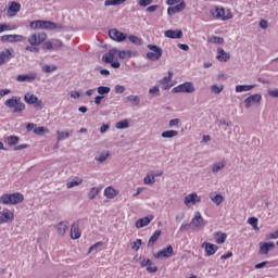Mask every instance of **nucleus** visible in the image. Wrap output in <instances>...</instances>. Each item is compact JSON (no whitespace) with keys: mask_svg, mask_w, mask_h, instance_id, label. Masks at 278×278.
Instances as JSON below:
<instances>
[{"mask_svg":"<svg viewBox=\"0 0 278 278\" xmlns=\"http://www.w3.org/2000/svg\"><path fill=\"white\" fill-rule=\"evenodd\" d=\"M25 201V197L23 193H4L0 197V203L2 205H18V203H23Z\"/></svg>","mask_w":278,"mask_h":278,"instance_id":"1","label":"nucleus"},{"mask_svg":"<svg viewBox=\"0 0 278 278\" xmlns=\"http://www.w3.org/2000/svg\"><path fill=\"white\" fill-rule=\"evenodd\" d=\"M5 108H9V110H12L13 114H21L22 112H25V103L21 101V97L13 96L12 98L4 101Z\"/></svg>","mask_w":278,"mask_h":278,"instance_id":"2","label":"nucleus"},{"mask_svg":"<svg viewBox=\"0 0 278 278\" xmlns=\"http://www.w3.org/2000/svg\"><path fill=\"white\" fill-rule=\"evenodd\" d=\"M210 14L213 16V18H216L217 21H230V18H233V14H231V12H229V11L225 15L224 8L212 9L210 11Z\"/></svg>","mask_w":278,"mask_h":278,"instance_id":"3","label":"nucleus"},{"mask_svg":"<svg viewBox=\"0 0 278 278\" xmlns=\"http://www.w3.org/2000/svg\"><path fill=\"white\" fill-rule=\"evenodd\" d=\"M148 49H150V51L152 52L147 53V59L151 60L152 62H157V60H160V58H162V54L164 53L162 48L155 45H149Z\"/></svg>","mask_w":278,"mask_h":278,"instance_id":"4","label":"nucleus"},{"mask_svg":"<svg viewBox=\"0 0 278 278\" xmlns=\"http://www.w3.org/2000/svg\"><path fill=\"white\" fill-rule=\"evenodd\" d=\"M172 92H187L188 94H191V92H194V85L190 81L180 84L172 89Z\"/></svg>","mask_w":278,"mask_h":278,"instance_id":"5","label":"nucleus"},{"mask_svg":"<svg viewBox=\"0 0 278 278\" xmlns=\"http://www.w3.org/2000/svg\"><path fill=\"white\" fill-rule=\"evenodd\" d=\"M190 223L191 229H203L205 227V219H203L201 212H197Z\"/></svg>","mask_w":278,"mask_h":278,"instance_id":"6","label":"nucleus"},{"mask_svg":"<svg viewBox=\"0 0 278 278\" xmlns=\"http://www.w3.org/2000/svg\"><path fill=\"white\" fill-rule=\"evenodd\" d=\"M39 29H58L60 31L64 29V26H62V24H55L51 21L39 20Z\"/></svg>","mask_w":278,"mask_h":278,"instance_id":"7","label":"nucleus"},{"mask_svg":"<svg viewBox=\"0 0 278 278\" xmlns=\"http://www.w3.org/2000/svg\"><path fill=\"white\" fill-rule=\"evenodd\" d=\"M14 220V212L9 208H4L0 212V225H5V223H12Z\"/></svg>","mask_w":278,"mask_h":278,"instance_id":"8","label":"nucleus"},{"mask_svg":"<svg viewBox=\"0 0 278 278\" xmlns=\"http://www.w3.org/2000/svg\"><path fill=\"white\" fill-rule=\"evenodd\" d=\"M244 108L249 110L252 105H255V103H262V94L255 93L244 99L243 101Z\"/></svg>","mask_w":278,"mask_h":278,"instance_id":"9","label":"nucleus"},{"mask_svg":"<svg viewBox=\"0 0 278 278\" xmlns=\"http://www.w3.org/2000/svg\"><path fill=\"white\" fill-rule=\"evenodd\" d=\"M109 36L110 38H112V40H115L116 42H123L124 40H127V34H124L116 28L110 29Z\"/></svg>","mask_w":278,"mask_h":278,"instance_id":"10","label":"nucleus"},{"mask_svg":"<svg viewBox=\"0 0 278 278\" xmlns=\"http://www.w3.org/2000/svg\"><path fill=\"white\" fill-rule=\"evenodd\" d=\"M173 253H174L173 245H168L167 248H164L163 250L154 254V257L156 260H162V257H173Z\"/></svg>","mask_w":278,"mask_h":278,"instance_id":"11","label":"nucleus"},{"mask_svg":"<svg viewBox=\"0 0 278 278\" xmlns=\"http://www.w3.org/2000/svg\"><path fill=\"white\" fill-rule=\"evenodd\" d=\"M186 10V2L181 0V2L175 7H169L167 9L168 16H174V14H179V12H184Z\"/></svg>","mask_w":278,"mask_h":278,"instance_id":"12","label":"nucleus"},{"mask_svg":"<svg viewBox=\"0 0 278 278\" xmlns=\"http://www.w3.org/2000/svg\"><path fill=\"white\" fill-rule=\"evenodd\" d=\"M1 40L2 42H23L25 37L22 35H3Z\"/></svg>","mask_w":278,"mask_h":278,"instance_id":"13","label":"nucleus"},{"mask_svg":"<svg viewBox=\"0 0 278 278\" xmlns=\"http://www.w3.org/2000/svg\"><path fill=\"white\" fill-rule=\"evenodd\" d=\"M72 240H79L81 238V230L79 229V222H75L71 226Z\"/></svg>","mask_w":278,"mask_h":278,"instance_id":"14","label":"nucleus"},{"mask_svg":"<svg viewBox=\"0 0 278 278\" xmlns=\"http://www.w3.org/2000/svg\"><path fill=\"white\" fill-rule=\"evenodd\" d=\"M165 38H170L172 40H179L184 38V31L176 29H169L165 31Z\"/></svg>","mask_w":278,"mask_h":278,"instance_id":"15","label":"nucleus"},{"mask_svg":"<svg viewBox=\"0 0 278 278\" xmlns=\"http://www.w3.org/2000/svg\"><path fill=\"white\" fill-rule=\"evenodd\" d=\"M20 12H21V3L13 1L9 5L7 14L8 16H16Z\"/></svg>","mask_w":278,"mask_h":278,"instance_id":"16","label":"nucleus"},{"mask_svg":"<svg viewBox=\"0 0 278 278\" xmlns=\"http://www.w3.org/2000/svg\"><path fill=\"white\" fill-rule=\"evenodd\" d=\"M116 53H118V50L111 49L108 53L103 54L102 62H105V64H112V62H114Z\"/></svg>","mask_w":278,"mask_h":278,"instance_id":"17","label":"nucleus"},{"mask_svg":"<svg viewBox=\"0 0 278 278\" xmlns=\"http://www.w3.org/2000/svg\"><path fill=\"white\" fill-rule=\"evenodd\" d=\"M68 227H70L68 220L60 222L56 225V231H58L59 236H61V237L66 236V231H67Z\"/></svg>","mask_w":278,"mask_h":278,"instance_id":"18","label":"nucleus"},{"mask_svg":"<svg viewBox=\"0 0 278 278\" xmlns=\"http://www.w3.org/2000/svg\"><path fill=\"white\" fill-rule=\"evenodd\" d=\"M36 77H38V74L36 73H29L26 75H18L16 77V81L23 83V81H27V83H31L36 80Z\"/></svg>","mask_w":278,"mask_h":278,"instance_id":"19","label":"nucleus"},{"mask_svg":"<svg viewBox=\"0 0 278 278\" xmlns=\"http://www.w3.org/2000/svg\"><path fill=\"white\" fill-rule=\"evenodd\" d=\"M151 220H153V216H146L136 222L137 229H142V227H147L148 225H151Z\"/></svg>","mask_w":278,"mask_h":278,"instance_id":"20","label":"nucleus"},{"mask_svg":"<svg viewBox=\"0 0 278 278\" xmlns=\"http://www.w3.org/2000/svg\"><path fill=\"white\" fill-rule=\"evenodd\" d=\"M202 247H204L205 249V253L208 257H211V255H214L216 253V251H218V245L216 244H213V243H207V242H204L202 244Z\"/></svg>","mask_w":278,"mask_h":278,"instance_id":"21","label":"nucleus"},{"mask_svg":"<svg viewBox=\"0 0 278 278\" xmlns=\"http://www.w3.org/2000/svg\"><path fill=\"white\" fill-rule=\"evenodd\" d=\"M217 60L218 62H228L231 59V54L226 52L223 48L217 49Z\"/></svg>","mask_w":278,"mask_h":278,"instance_id":"22","label":"nucleus"},{"mask_svg":"<svg viewBox=\"0 0 278 278\" xmlns=\"http://www.w3.org/2000/svg\"><path fill=\"white\" fill-rule=\"evenodd\" d=\"M10 60H12V51H10V49L0 52V66L5 64V62H10Z\"/></svg>","mask_w":278,"mask_h":278,"instance_id":"23","label":"nucleus"},{"mask_svg":"<svg viewBox=\"0 0 278 278\" xmlns=\"http://www.w3.org/2000/svg\"><path fill=\"white\" fill-rule=\"evenodd\" d=\"M201 201V198L197 193H191L185 198V205H194L195 203H199Z\"/></svg>","mask_w":278,"mask_h":278,"instance_id":"24","label":"nucleus"},{"mask_svg":"<svg viewBox=\"0 0 278 278\" xmlns=\"http://www.w3.org/2000/svg\"><path fill=\"white\" fill-rule=\"evenodd\" d=\"M270 249H275V243H273V242L263 243V244H261L258 253L261 255H268V251H270Z\"/></svg>","mask_w":278,"mask_h":278,"instance_id":"25","label":"nucleus"},{"mask_svg":"<svg viewBox=\"0 0 278 278\" xmlns=\"http://www.w3.org/2000/svg\"><path fill=\"white\" fill-rule=\"evenodd\" d=\"M104 197H106V199H115V197H118V191L113 187H106L104 189Z\"/></svg>","mask_w":278,"mask_h":278,"instance_id":"26","label":"nucleus"},{"mask_svg":"<svg viewBox=\"0 0 278 278\" xmlns=\"http://www.w3.org/2000/svg\"><path fill=\"white\" fill-rule=\"evenodd\" d=\"M21 140V138H18V136H8L4 137V142L5 144H9V147H14L16 144H18V141Z\"/></svg>","mask_w":278,"mask_h":278,"instance_id":"27","label":"nucleus"},{"mask_svg":"<svg viewBox=\"0 0 278 278\" xmlns=\"http://www.w3.org/2000/svg\"><path fill=\"white\" fill-rule=\"evenodd\" d=\"M162 236V230H156L151 238L148 241V247H153L155 245V242H157V240H160V237Z\"/></svg>","mask_w":278,"mask_h":278,"instance_id":"28","label":"nucleus"},{"mask_svg":"<svg viewBox=\"0 0 278 278\" xmlns=\"http://www.w3.org/2000/svg\"><path fill=\"white\" fill-rule=\"evenodd\" d=\"M24 101H25L26 103H28V105H34L36 102H38V97H36V96L33 94V93L27 92V93L24 96Z\"/></svg>","mask_w":278,"mask_h":278,"instance_id":"29","label":"nucleus"},{"mask_svg":"<svg viewBox=\"0 0 278 278\" xmlns=\"http://www.w3.org/2000/svg\"><path fill=\"white\" fill-rule=\"evenodd\" d=\"M159 84H161L163 90H170V88H173V85H170V77H163L159 80Z\"/></svg>","mask_w":278,"mask_h":278,"instance_id":"30","label":"nucleus"},{"mask_svg":"<svg viewBox=\"0 0 278 278\" xmlns=\"http://www.w3.org/2000/svg\"><path fill=\"white\" fill-rule=\"evenodd\" d=\"M73 135V130L71 131H56V140L58 142L62 141V140H66V138H71V136Z\"/></svg>","mask_w":278,"mask_h":278,"instance_id":"31","label":"nucleus"},{"mask_svg":"<svg viewBox=\"0 0 278 278\" xmlns=\"http://www.w3.org/2000/svg\"><path fill=\"white\" fill-rule=\"evenodd\" d=\"M253 88H255V85H237L236 92H249Z\"/></svg>","mask_w":278,"mask_h":278,"instance_id":"32","label":"nucleus"},{"mask_svg":"<svg viewBox=\"0 0 278 278\" xmlns=\"http://www.w3.org/2000/svg\"><path fill=\"white\" fill-rule=\"evenodd\" d=\"M126 101L138 108V105H140V96L130 94L126 97Z\"/></svg>","mask_w":278,"mask_h":278,"instance_id":"33","label":"nucleus"},{"mask_svg":"<svg viewBox=\"0 0 278 278\" xmlns=\"http://www.w3.org/2000/svg\"><path fill=\"white\" fill-rule=\"evenodd\" d=\"M226 165L227 163H225L224 161L213 164L212 173H220V170H223Z\"/></svg>","mask_w":278,"mask_h":278,"instance_id":"34","label":"nucleus"},{"mask_svg":"<svg viewBox=\"0 0 278 278\" xmlns=\"http://www.w3.org/2000/svg\"><path fill=\"white\" fill-rule=\"evenodd\" d=\"M81 184H84V180L79 177H76L72 181H68L66 186L67 188H75L77 186H81Z\"/></svg>","mask_w":278,"mask_h":278,"instance_id":"35","label":"nucleus"},{"mask_svg":"<svg viewBox=\"0 0 278 278\" xmlns=\"http://www.w3.org/2000/svg\"><path fill=\"white\" fill-rule=\"evenodd\" d=\"M99 192H101V188L92 187L88 192V199H90L91 201L92 199H97Z\"/></svg>","mask_w":278,"mask_h":278,"instance_id":"36","label":"nucleus"},{"mask_svg":"<svg viewBox=\"0 0 278 278\" xmlns=\"http://www.w3.org/2000/svg\"><path fill=\"white\" fill-rule=\"evenodd\" d=\"M162 138H176L179 136V131L177 130H165L161 134Z\"/></svg>","mask_w":278,"mask_h":278,"instance_id":"37","label":"nucleus"},{"mask_svg":"<svg viewBox=\"0 0 278 278\" xmlns=\"http://www.w3.org/2000/svg\"><path fill=\"white\" fill-rule=\"evenodd\" d=\"M111 91L112 89L105 86H100L97 88V92L98 94H100V97H103L104 94H110Z\"/></svg>","mask_w":278,"mask_h":278,"instance_id":"38","label":"nucleus"},{"mask_svg":"<svg viewBox=\"0 0 278 278\" xmlns=\"http://www.w3.org/2000/svg\"><path fill=\"white\" fill-rule=\"evenodd\" d=\"M207 42H211L212 45H223L225 39L223 37L213 36L207 39Z\"/></svg>","mask_w":278,"mask_h":278,"instance_id":"39","label":"nucleus"},{"mask_svg":"<svg viewBox=\"0 0 278 278\" xmlns=\"http://www.w3.org/2000/svg\"><path fill=\"white\" fill-rule=\"evenodd\" d=\"M116 129H128L129 119L119 121L115 124Z\"/></svg>","mask_w":278,"mask_h":278,"instance_id":"40","label":"nucleus"},{"mask_svg":"<svg viewBox=\"0 0 278 278\" xmlns=\"http://www.w3.org/2000/svg\"><path fill=\"white\" fill-rule=\"evenodd\" d=\"M127 0H105L104 5L108 8L110 5H123Z\"/></svg>","mask_w":278,"mask_h":278,"instance_id":"41","label":"nucleus"},{"mask_svg":"<svg viewBox=\"0 0 278 278\" xmlns=\"http://www.w3.org/2000/svg\"><path fill=\"white\" fill-rule=\"evenodd\" d=\"M249 225L254 229V231H260V227L257 226L258 219L257 217H250L248 219Z\"/></svg>","mask_w":278,"mask_h":278,"instance_id":"42","label":"nucleus"},{"mask_svg":"<svg viewBox=\"0 0 278 278\" xmlns=\"http://www.w3.org/2000/svg\"><path fill=\"white\" fill-rule=\"evenodd\" d=\"M28 42L31 47H38L40 43L38 42V35L33 34L28 37Z\"/></svg>","mask_w":278,"mask_h":278,"instance_id":"43","label":"nucleus"},{"mask_svg":"<svg viewBox=\"0 0 278 278\" xmlns=\"http://www.w3.org/2000/svg\"><path fill=\"white\" fill-rule=\"evenodd\" d=\"M129 42H131L132 45H137V47H140V45H142V39H140L138 36L136 35H130L128 37Z\"/></svg>","mask_w":278,"mask_h":278,"instance_id":"44","label":"nucleus"},{"mask_svg":"<svg viewBox=\"0 0 278 278\" xmlns=\"http://www.w3.org/2000/svg\"><path fill=\"white\" fill-rule=\"evenodd\" d=\"M143 184H146V186H151V184H155V175L148 174L143 179Z\"/></svg>","mask_w":278,"mask_h":278,"instance_id":"45","label":"nucleus"},{"mask_svg":"<svg viewBox=\"0 0 278 278\" xmlns=\"http://www.w3.org/2000/svg\"><path fill=\"white\" fill-rule=\"evenodd\" d=\"M108 157H110V152L102 153V154L96 156L94 160H96V162H99V164H103V162H105L108 160Z\"/></svg>","mask_w":278,"mask_h":278,"instance_id":"46","label":"nucleus"},{"mask_svg":"<svg viewBox=\"0 0 278 278\" xmlns=\"http://www.w3.org/2000/svg\"><path fill=\"white\" fill-rule=\"evenodd\" d=\"M42 73H53L54 71H58L56 65H43L41 67Z\"/></svg>","mask_w":278,"mask_h":278,"instance_id":"47","label":"nucleus"},{"mask_svg":"<svg viewBox=\"0 0 278 278\" xmlns=\"http://www.w3.org/2000/svg\"><path fill=\"white\" fill-rule=\"evenodd\" d=\"M225 89V87L223 85L218 86V85H213L211 87V91L214 92V94H220V92Z\"/></svg>","mask_w":278,"mask_h":278,"instance_id":"48","label":"nucleus"},{"mask_svg":"<svg viewBox=\"0 0 278 278\" xmlns=\"http://www.w3.org/2000/svg\"><path fill=\"white\" fill-rule=\"evenodd\" d=\"M211 200L213 201V203H215V205H220V203L225 201V198H223V195L220 194H216L215 197H212Z\"/></svg>","mask_w":278,"mask_h":278,"instance_id":"49","label":"nucleus"},{"mask_svg":"<svg viewBox=\"0 0 278 278\" xmlns=\"http://www.w3.org/2000/svg\"><path fill=\"white\" fill-rule=\"evenodd\" d=\"M149 94H151V97H160V87L154 86V87L150 88Z\"/></svg>","mask_w":278,"mask_h":278,"instance_id":"50","label":"nucleus"},{"mask_svg":"<svg viewBox=\"0 0 278 278\" xmlns=\"http://www.w3.org/2000/svg\"><path fill=\"white\" fill-rule=\"evenodd\" d=\"M141 268H148V266H153V262L149 258H143L140 261Z\"/></svg>","mask_w":278,"mask_h":278,"instance_id":"51","label":"nucleus"},{"mask_svg":"<svg viewBox=\"0 0 278 278\" xmlns=\"http://www.w3.org/2000/svg\"><path fill=\"white\" fill-rule=\"evenodd\" d=\"M141 245H142V239H137V240L132 243L131 249H132L134 251H139Z\"/></svg>","mask_w":278,"mask_h":278,"instance_id":"52","label":"nucleus"},{"mask_svg":"<svg viewBox=\"0 0 278 278\" xmlns=\"http://www.w3.org/2000/svg\"><path fill=\"white\" fill-rule=\"evenodd\" d=\"M101 247H103V242L99 241L89 248L88 253H92V251H97Z\"/></svg>","mask_w":278,"mask_h":278,"instance_id":"53","label":"nucleus"},{"mask_svg":"<svg viewBox=\"0 0 278 278\" xmlns=\"http://www.w3.org/2000/svg\"><path fill=\"white\" fill-rule=\"evenodd\" d=\"M227 240V235L222 233L219 237L216 238L217 244H225V241Z\"/></svg>","mask_w":278,"mask_h":278,"instance_id":"54","label":"nucleus"},{"mask_svg":"<svg viewBox=\"0 0 278 278\" xmlns=\"http://www.w3.org/2000/svg\"><path fill=\"white\" fill-rule=\"evenodd\" d=\"M37 40H38L39 45H42V42H45V40H47V35L45 33L37 34Z\"/></svg>","mask_w":278,"mask_h":278,"instance_id":"55","label":"nucleus"},{"mask_svg":"<svg viewBox=\"0 0 278 278\" xmlns=\"http://www.w3.org/2000/svg\"><path fill=\"white\" fill-rule=\"evenodd\" d=\"M29 27L30 29H40V20L30 22Z\"/></svg>","mask_w":278,"mask_h":278,"instance_id":"56","label":"nucleus"},{"mask_svg":"<svg viewBox=\"0 0 278 278\" xmlns=\"http://www.w3.org/2000/svg\"><path fill=\"white\" fill-rule=\"evenodd\" d=\"M114 90H115V93H116V94H123V92H125V86H123V85H116L115 88H114Z\"/></svg>","mask_w":278,"mask_h":278,"instance_id":"57","label":"nucleus"},{"mask_svg":"<svg viewBox=\"0 0 278 278\" xmlns=\"http://www.w3.org/2000/svg\"><path fill=\"white\" fill-rule=\"evenodd\" d=\"M23 149H29V144L23 143V144L13 147V151H23Z\"/></svg>","mask_w":278,"mask_h":278,"instance_id":"58","label":"nucleus"},{"mask_svg":"<svg viewBox=\"0 0 278 278\" xmlns=\"http://www.w3.org/2000/svg\"><path fill=\"white\" fill-rule=\"evenodd\" d=\"M189 229H192V224H182L179 228V231H189Z\"/></svg>","mask_w":278,"mask_h":278,"instance_id":"59","label":"nucleus"},{"mask_svg":"<svg viewBox=\"0 0 278 278\" xmlns=\"http://www.w3.org/2000/svg\"><path fill=\"white\" fill-rule=\"evenodd\" d=\"M34 134H37V136H42V134H45V127H42V126L36 127L35 126Z\"/></svg>","mask_w":278,"mask_h":278,"instance_id":"60","label":"nucleus"},{"mask_svg":"<svg viewBox=\"0 0 278 278\" xmlns=\"http://www.w3.org/2000/svg\"><path fill=\"white\" fill-rule=\"evenodd\" d=\"M153 3V0H139V5L141 8H147V5H151Z\"/></svg>","mask_w":278,"mask_h":278,"instance_id":"61","label":"nucleus"},{"mask_svg":"<svg viewBox=\"0 0 278 278\" xmlns=\"http://www.w3.org/2000/svg\"><path fill=\"white\" fill-rule=\"evenodd\" d=\"M268 96L273 97V99H278V89L268 90Z\"/></svg>","mask_w":278,"mask_h":278,"instance_id":"62","label":"nucleus"},{"mask_svg":"<svg viewBox=\"0 0 278 278\" xmlns=\"http://www.w3.org/2000/svg\"><path fill=\"white\" fill-rule=\"evenodd\" d=\"M169 127H178L179 126V118H174L169 121Z\"/></svg>","mask_w":278,"mask_h":278,"instance_id":"63","label":"nucleus"},{"mask_svg":"<svg viewBox=\"0 0 278 278\" xmlns=\"http://www.w3.org/2000/svg\"><path fill=\"white\" fill-rule=\"evenodd\" d=\"M43 49H46L47 51H51V49H53V42H51V41L45 42Z\"/></svg>","mask_w":278,"mask_h":278,"instance_id":"64","label":"nucleus"}]
</instances>
